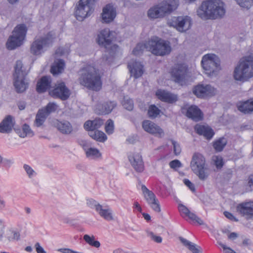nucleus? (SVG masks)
<instances>
[{
    "instance_id": "nucleus-1",
    "label": "nucleus",
    "mask_w": 253,
    "mask_h": 253,
    "mask_svg": "<svg viewBox=\"0 0 253 253\" xmlns=\"http://www.w3.org/2000/svg\"><path fill=\"white\" fill-rule=\"evenodd\" d=\"M224 5L221 0L204 1L197 10V15L204 20L221 18L226 12Z\"/></svg>"
},
{
    "instance_id": "nucleus-2",
    "label": "nucleus",
    "mask_w": 253,
    "mask_h": 253,
    "mask_svg": "<svg viewBox=\"0 0 253 253\" xmlns=\"http://www.w3.org/2000/svg\"><path fill=\"white\" fill-rule=\"evenodd\" d=\"M81 72L79 81L82 85L92 91H98L101 90L102 82L98 69L93 66L87 65L81 69Z\"/></svg>"
},
{
    "instance_id": "nucleus-3",
    "label": "nucleus",
    "mask_w": 253,
    "mask_h": 253,
    "mask_svg": "<svg viewBox=\"0 0 253 253\" xmlns=\"http://www.w3.org/2000/svg\"><path fill=\"white\" fill-rule=\"evenodd\" d=\"M253 77V60L249 56L241 60L234 69L233 78L242 83Z\"/></svg>"
},
{
    "instance_id": "nucleus-4",
    "label": "nucleus",
    "mask_w": 253,
    "mask_h": 253,
    "mask_svg": "<svg viewBox=\"0 0 253 253\" xmlns=\"http://www.w3.org/2000/svg\"><path fill=\"white\" fill-rule=\"evenodd\" d=\"M191 169L202 181L206 180L209 175V168L205 157L199 153H195L192 156L190 163Z\"/></svg>"
},
{
    "instance_id": "nucleus-5",
    "label": "nucleus",
    "mask_w": 253,
    "mask_h": 253,
    "mask_svg": "<svg viewBox=\"0 0 253 253\" xmlns=\"http://www.w3.org/2000/svg\"><path fill=\"white\" fill-rule=\"evenodd\" d=\"M146 46L148 50L156 56L168 55L171 51L170 42L157 37L151 38L147 42Z\"/></svg>"
},
{
    "instance_id": "nucleus-6",
    "label": "nucleus",
    "mask_w": 253,
    "mask_h": 253,
    "mask_svg": "<svg viewBox=\"0 0 253 253\" xmlns=\"http://www.w3.org/2000/svg\"><path fill=\"white\" fill-rule=\"evenodd\" d=\"M53 41L54 38L50 32L47 33L44 36L35 39L31 44V53L36 56L41 55L46 48L52 45Z\"/></svg>"
},
{
    "instance_id": "nucleus-7",
    "label": "nucleus",
    "mask_w": 253,
    "mask_h": 253,
    "mask_svg": "<svg viewBox=\"0 0 253 253\" xmlns=\"http://www.w3.org/2000/svg\"><path fill=\"white\" fill-rule=\"evenodd\" d=\"M201 65L206 74L211 76L217 74L220 70V61L214 54H207L203 56Z\"/></svg>"
},
{
    "instance_id": "nucleus-8",
    "label": "nucleus",
    "mask_w": 253,
    "mask_h": 253,
    "mask_svg": "<svg viewBox=\"0 0 253 253\" xmlns=\"http://www.w3.org/2000/svg\"><path fill=\"white\" fill-rule=\"evenodd\" d=\"M113 40L112 32L109 29H104L98 34L96 41L100 46L105 47L106 51L109 52L110 53H114L117 50L119 46L114 44L110 48L108 47V46L112 44Z\"/></svg>"
},
{
    "instance_id": "nucleus-9",
    "label": "nucleus",
    "mask_w": 253,
    "mask_h": 253,
    "mask_svg": "<svg viewBox=\"0 0 253 253\" xmlns=\"http://www.w3.org/2000/svg\"><path fill=\"white\" fill-rule=\"evenodd\" d=\"M168 25L180 32H185L191 28L192 20L188 16L173 17L169 20Z\"/></svg>"
},
{
    "instance_id": "nucleus-10",
    "label": "nucleus",
    "mask_w": 253,
    "mask_h": 253,
    "mask_svg": "<svg viewBox=\"0 0 253 253\" xmlns=\"http://www.w3.org/2000/svg\"><path fill=\"white\" fill-rule=\"evenodd\" d=\"M192 92L198 98H206L215 95L216 89L211 84H199L193 87Z\"/></svg>"
},
{
    "instance_id": "nucleus-11",
    "label": "nucleus",
    "mask_w": 253,
    "mask_h": 253,
    "mask_svg": "<svg viewBox=\"0 0 253 253\" xmlns=\"http://www.w3.org/2000/svg\"><path fill=\"white\" fill-rule=\"evenodd\" d=\"M49 94L54 98L65 101L69 98L71 92L65 83L62 82L56 84L55 87L49 92Z\"/></svg>"
},
{
    "instance_id": "nucleus-12",
    "label": "nucleus",
    "mask_w": 253,
    "mask_h": 253,
    "mask_svg": "<svg viewBox=\"0 0 253 253\" xmlns=\"http://www.w3.org/2000/svg\"><path fill=\"white\" fill-rule=\"evenodd\" d=\"M187 73L188 68L183 64H179L172 69L171 77L175 83L182 85L186 84Z\"/></svg>"
},
{
    "instance_id": "nucleus-13",
    "label": "nucleus",
    "mask_w": 253,
    "mask_h": 253,
    "mask_svg": "<svg viewBox=\"0 0 253 253\" xmlns=\"http://www.w3.org/2000/svg\"><path fill=\"white\" fill-rule=\"evenodd\" d=\"M115 101H106L98 103L95 108V113L100 115L109 114L117 107Z\"/></svg>"
},
{
    "instance_id": "nucleus-14",
    "label": "nucleus",
    "mask_w": 253,
    "mask_h": 253,
    "mask_svg": "<svg viewBox=\"0 0 253 253\" xmlns=\"http://www.w3.org/2000/svg\"><path fill=\"white\" fill-rule=\"evenodd\" d=\"M75 11L77 19L80 21H83L86 17L90 15L93 11V7L79 1Z\"/></svg>"
},
{
    "instance_id": "nucleus-15",
    "label": "nucleus",
    "mask_w": 253,
    "mask_h": 253,
    "mask_svg": "<svg viewBox=\"0 0 253 253\" xmlns=\"http://www.w3.org/2000/svg\"><path fill=\"white\" fill-rule=\"evenodd\" d=\"M144 130L155 136L162 137L164 136V130L155 123L149 120H144L142 124Z\"/></svg>"
},
{
    "instance_id": "nucleus-16",
    "label": "nucleus",
    "mask_w": 253,
    "mask_h": 253,
    "mask_svg": "<svg viewBox=\"0 0 253 253\" xmlns=\"http://www.w3.org/2000/svg\"><path fill=\"white\" fill-rule=\"evenodd\" d=\"M237 211L243 216L250 219L253 217V201L242 202L236 207Z\"/></svg>"
},
{
    "instance_id": "nucleus-17",
    "label": "nucleus",
    "mask_w": 253,
    "mask_h": 253,
    "mask_svg": "<svg viewBox=\"0 0 253 253\" xmlns=\"http://www.w3.org/2000/svg\"><path fill=\"white\" fill-rule=\"evenodd\" d=\"M116 16V9L112 3H108L103 8L101 14L103 23H109L114 20Z\"/></svg>"
},
{
    "instance_id": "nucleus-18",
    "label": "nucleus",
    "mask_w": 253,
    "mask_h": 253,
    "mask_svg": "<svg viewBox=\"0 0 253 253\" xmlns=\"http://www.w3.org/2000/svg\"><path fill=\"white\" fill-rule=\"evenodd\" d=\"M26 76H20L18 78L13 77V85L17 93H23L28 88L29 84L26 80Z\"/></svg>"
},
{
    "instance_id": "nucleus-19",
    "label": "nucleus",
    "mask_w": 253,
    "mask_h": 253,
    "mask_svg": "<svg viewBox=\"0 0 253 253\" xmlns=\"http://www.w3.org/2000/svg\"><path fill=\"white\" fill-rule=\"evenodd\" d=\"M129 161L136 172H142L144 169L142 156L139 153H133L128 156Z\"/></svg>"
},
{
    "instance_id": "nucleus-20",
    "label": "nucleus",
    "mask_w": 253,
    "mask_h": 253,
    "mask_svg": "<svg viewBox=\"0 0 253 253\" xmlns=\"http://www.w3.org/2000/svg\"><path fill=\"white\" fill-rule=\"evenodd\" d=\"M185 115L195 122L202 121L204 118L201 110L195 105H191L187 108Z\"/></svg>"
},
{
    "instance_id": "nucleus-21",
    "label": "nucleus",
    "mask_w": 253,
    "mask_h": 253,
    "mask_svg": "<svg viewBox=\"0 0 253 253\" xmlns=\"http://www.w3.org/2000/svg\"><path fill=\"white\" fill-rule=\"evenodd\" d=\"M156 95L162 102L169 104H173L178 100L177 95L165 90H158L156 92Z\"/></svg>"
},
{
    "instance_id": "nucleus-22",
    "label": "nucleus",
    "mask_w": 253,
    "mask_h": 253,
    "mask_svg": "<svg viewBox=\"0 0 253 253\" xmlns=\"http://www.w3.org/2000/svg\"><path fill=\"white\" fill-rule=\"evenodd\" d=\"M15 122L14 117L11 115L6 116L0 123V132L9 133L14 129Z\"/></svg>"
},
{
    "instance_id": "nucleus-23",
    "label": "nucleus",
    "mask_w": 253,
    "mask_h": 253,
    "mask_svg": "<svg viewBox=\"0 0 253 253\" xmlns=\"http://www.w3.org/2000/svg\"><path fill=\"white\" fill-rule=\"evenodd\" d=\"M127 67L131 76H133L135 79L141 77L143 74V66L139 61L132 60L128 63Z\"/></svg>"
},
{
    "instance_id": "nucleus-24",
    "label": "nucleus",
    "mask_w": 253,
    "mask_h": 253,
    "mask_svg": "<svg viewBox=\"0 0 253 253\" xmlns=\"http://www.w3.org/2000/svg\"><path fill=\"white\" fill-rule=\"evenodd\" d=\"M238 110L245 115L253 114V97L245 101H240L237 104Z\"/></svg>"
},
{
    "instance_id": "nucleus-25",
    "label": "nucleus",
    "mask_w": 253,
    "mask_h": 253,
    "mask_svg": "<svg viewBox=\"0 0 253 253\" xmlns=\"http://www.w3.org/2000/svg\"><path fill=\"white\" fill-rule=\"evenodd\" d=\"M194 130L198 134L203 135L209 140L211 139L214 135L213 130L209 126L197 124L194 126Z\"/></svg>"
},
{
    "instance_id": "nucleus-26",
    "label": "nucleus",
    "mask_w": 253,
    "mask_h": 253,
    "mask_svg": "<svg viewBox=\"0 0 253 253\" xmlns=\"http://www.w3.org/2000/svg\"><path fill=\"white\" fill-rule=\"evenodd\" d=\"M178 210L182 216H187L192 221H194L199 225L204 224L203 220L197 216L195 213L190 212L189 209L182 204H179Z\"/></svg>"
},
{
    "instance_id": "nucleus-27",
    "label": "nucleus",
    "mask_w": 253,
    "mask_h": 253,
    "mask_svg": "<svg viewBox=\"0 0 253 253\" xmlns=\"http://www.w3.org/2000/svg\"><path fill=\"white\" fill-rule=\"evenodd\" d=\"M54 125L60 132L64 134H69L73 131V127L68 121L57 120Z\"/></svg>"
},
{
    "instance_id": "nucleus-28",
    "label": "nucleus",
    "mask_w": 253,
    "mask_h": 253,
    "mask_svg": "<svg viewBox=\"0 0 253 253\" xmlns=\"http://www.w3.org/2000/svg\"><path fill=\"white\" fill-rule=\"evenodd\" d=\"M51 81L47 76H43L38 82L36 90L38 93L45 92L51 86Z\"/></svg>"
},
{
    "instance_id": "nucleus-29",
    "label": "nucleus",
    "mask_w": 253,
    "mask_h": 253,
    "mask_svg": "<svg viewBox=\"0 0 253 253\" xmlns=\"http://www.w3.org/2000/svg\"><path fill=\"white\" fill-rule=\"evenodd\" d=\"M103 123V120L100 118H96L92 121L88 120L86 121L84 125V127L87 131H94L100 128Z\"/></svg>"
},
{
    "instance_id": "nucleus-30",
    "label": "nucleus",
    "mask_w": 253,
    "mask_h": 253,
    "mask_svg": "<svg viewBox=\"0 0 253 253\" xmlns=\"http://www.w3.org/2000/svg\"><path fill=\"white\" fill-rule=\"evenodd\" d=\"M14 130L21 138H25L27 136L32 137L34 135V133L31 129L29 125L26 123L22 125V128L16 126L14 128Z\"/></svg>"
},
{
    "instance_id": "nucleus-31",
    "label": "nucleus",
    "mask_w": 253,
    "mask_h": 253,
    "mask_svg": "<svg viewBox=\"0 0 253 253\" xmlns=\"http://www.w3.org/2000/svg\"><path fill=\"white\" fill-rule=\"evenodd\" d=\"M23 41L24 40L12 35L7 40L6 43V48L8 50H13L21 46L23 43Z\"/></svg>"
},
{
    "instance_id": "nucleus-32",
    "label": "nucleus",
    "mask_w": 253,
    "mask_h": 253,
    "mask_svg": "<svg viewBox=\"0 0 253 253\" xmlns=\"http://www.w3.org/2000/svg\"><path fill=\"white\" fill-rule=\"evenodd\" d=\"M179 239L182 244L191 251L192 253H202L201 247L196 245L182 237H179Z\"/></svg>"
},
{
    "instance_id": "nucleus-33",
    "label": "nucleus",
    "mask_w": 253,
    "mask_h": 253,
    "mask_svg": "<svg viewBox=\"0 0 253 253\" xmlns=\"http://www.w3.org/2000/svg\"><path fill=\"white\" fill-rule=\"evenodd\" d=\"M28 28L26 24L23 23L18 24L16 26H15L12 33V35L24 40Z\"/></svg>"
},
{
    "instance_id": "nucleus-34",
    "label": "nucleus",
    "mask_w": 253,
    "mask_h": 253,
    "mask_svg": "<svg viewBox=\"0 0 253 253\" xmlns=\"http://www.w3.org/2000/svg\"><path fill=\"white\" fill-rule=\"evenodd\" d=\"M65 63L63 59H59L55 61L54 64L51 68V72L53 75H57L61 73L64 70Z\"/></svg>"
},
{
    "instance_id": "nucleus-35",
    "label": "nucleus",
    "mask_w": 253,
    "mask_h": 253,
    "mask_svg": "<svg viewBox=\"0 0 253 253\" xmlns=\"http://www.w3.org/2000/svg\"><path fill=\"white\" fill-rule=\"evenodd\" d=\"M96 211L101 217L106 220L110 221L113 219L111 210L109 209H103L102 206L100 205L98 206V208H97Z\"/></svg>"
},
{
    "instance_id": "nucleus-36",
    "label": "nucleus",
    "mask_w": 253,
    "mask_h": 253,
    "mask_svg": "<svg viewBox=\"0 0 253 253\" xmlns=\"http://www.w3.org/2000/svg\"><path fill=\"white\" fill-rule=\"evenodd\" d=\"M141 190L144 195L145 199L148 204L157 200L154 193L149 190L144 185H142Z\"/></svg>"
},
{
    "instance_id": "nucleus-37",
    "label": "nucleus",
    "mask_w": 253,
    "mask_h": 253,
    "mask_svg": "<svg viewBox=\"0 0 253 253\" xmlns=\"http://www.w3.org/2000/svg\"><path fill=\"white\" fill-rule=\"evenodd\" d=\"M88 134L92 139L99 142H103L107 139L106 134L101 131H90Z\"/></svg>"
},
{
    "instance_id": "nucleus-38",
    "label": "nucleus",
    "mask_w": 253,
    "mask_h": 253,
    "mask_svg": "<svg viewBox=\"0 0 253 253\" xmlns=\"http://www.w3.org/2000/svg\"><path fill=\"white\" fill-rule=\"evenodd\" d=\"M157 5L159 6L163 17H164L166 13H170L173 9L172 5L167 1H163Z\"/></svg>"
},
{
    "instance_id": "nucleus-39",
    "label": "nucleus",
    "mask_w": 253,
    "mask_h": 253,
    "mask_svg": "<svg viewBox=\"0 0 253 253\" xmlns=\"http://www.w3.org/2000/svg\"><path fill=\"white\" fill-rule=\"evenodd\" d=\"M227 143V139L225 137H220L213 142V147L216 152H221L226 145Z\"/></svg>"
},
{
    "instance_id": "nucleus-40",
    "label": "nucleus",
    "mask_w": 253,
    "mask_h": 253,
    "mask_svg": "<svg viewBox=\"0 0 253 253\" xmlns=\"http://www.w3.org/2000/svg\"><path fill=\"white\" fill-rule=\"evenodd\" d=\"M28 72L23 69V64L21 61L18 60L16 61L15 67H14V73L13 74V77H16L20 76H27Z\"/></svg>"
},
{
    "instance_id": "nucleus-41",
    "label": "nucleus",
    "mask_w": 253,
    "mask_h": 253,
    "mask_svg": "<svg viewBox=\"0 0 253 253\" xmlns=\"http://www.w3.org/2000/svg\"><path fill=\"white\" fill-rule=\"evenodd\" d=\"M47 116L39 110L36 115L34 125L37 127L41 126L45 122Z\"/></svg>"
},
{
    "instance_id": "nucleus-42",
    "label": "nucleus",
    "mask_w": 253,
    "mask_h": 253,
    "mask_svg": "<svg viewBox=\"0 0 253 253\" xmlns=\"http://www.w3.org/2000/svg\"><path fill=\"white\" fill-rule=\"evenodd\" d=\"M148 16L150 18L156 19L163 17L158 5L151 7L148 11Z\"/></svg>"
},
{
    "instance_id": "nucleus-43",
    "label": "nucleus",
    "mask_w": 253,
    "mask_h": 253,
    "mask_svg": "<svg viewBox=\"0 0 253 253\" xmlns=\"http://www.w3.org/2000/svg\"><path fill=\"white\" fill-rule=\"evenodd\" d=\"M84 240L85 242L91 246L99 248L100 246V243L98 241L95 240V237L93 235L89 236L85 234L83 237Z\"/></svg>"
},
{
    "instance_id": "nucleus-44",
    "label": "nucleus",
    "mask_w": 253,
    "mask_h": 253,
    "mask_svg": "<svg viewBox=\"0 0 253 253\" xmlns=\"http://www.w3.org/2000/svg\"><path fill=\"white\" fill-rule=\"evenodd\" d=\"M161 113V110L159 109L155 105L152 104L149 106L148 110L147 115L151 119H155Z\"/></svg>"
},
{
    "instance_id": "nucleus-45",
    "label": "nucleus",
    "mask_w": 253,
    "mask_h": 253,
    "mask_svg": "<svg viewBox=\"0 0 253 253\" xmlns=\"http://www.w3.org/2000/svg\"><path fill=\"white\" fill-rule=\"evenodd\" d=\"M57 109V105L55 103L49 102L44 108L40 110L48 116L50 113L55 112Z\"/></svg>"
},
{
    "instance_id": "nucleus-46",
    "label": "nucleus",
    "mask_w": 253,
    "mask_h": 253,
    "mask_svg": "<svg viewBox=\"0 0 253 253\" xmlns=\"http://www.w3.org/2000/svg\"><path fill=\"white\" fill-rule=\"evenodd\" d=\"M122 104L124 108L128 111L132 110L134 107L133 101L128 96L124 97Z\"/></svg>"
},
{
    "instance_id": "nucleus-47",
    "label": "nucleus",
    "mask_w": 253,
    "mask_h": 253,
    "mask_svg": "<svg viewBox=\"0 0 253 253\" xmlns=\"http://www.w3.org/2000/svg\"><path fill=\"white\" fill-rule=\"evenodd\" d=\"M5 237L8 242L18 241L20 238V234L19 232L14 230H9L7 233Z\"/></svg>"
},
{
    "instance_id": "nucleus-48",
    "label": "nucleus",
    "mask_w": 253,
    "mask_h": 253,
    "mask_svg": "<svg viewBox=\"0 0 253 253\" xmlns=\"http://www.w3.org/2000/svg\"><path fill=\"white\" fill-rule=\"evenodd\" d=\"M85 154L87 157L89 158L91 157L92 158H98L100 156L101 154L99 152V151L96 149L94 148H89L88 149H86Z\"/></svg>"
},
{
    "instance_id": "nucleus-49",
    "label": "nucleus",
    "mask_w": 253,
    "mask_h": 253,
    "mask_svg": "<svg viewBox=\"0 0 253 253\" xmlns=\"http://www.w3.org/2000/svg\"><path fill=\"white\" fill-rule=\"evenodd\" d=\"M147 42L145 43H138L132 50V53L135 55H139L142 54L144 48L148 50V48L146 46Z\"/></svg>"
},
{
    "instance_id": "nucleus-50",
    "label": "nucleus",
    "mask_w": 253,
    "mask_h": 253,
    "mask_svg": "<svg viewBox=\"0 0 253 253\" xmlns=\"http://www.w3.org/2000/svg\"><path fill=\"white\" fill-rule=\"evenodd\" d=\"M242 7L249 9L253 5V0H235Z\"/></svg>"
},
{
    "instance_id": "nucleus-51",
    "label": "nucleus",
    "mask_w": 253,
    "mask_h": 253,
    "mask_svg": "<svg viewBox=\"0 0 253 253\" xmlns=\"http://www.w3.org/2000/svg\"><path fill=\"white\" fill-rule=\"evenodd\" d=\"M105 131L108 134H111L114 132V122L111 119L107 120L106 123Z\"/></svg>"
},
{
    "instance_id": "nucleus-52",
    "label": "nucleus",
    "mask_w": 253,
    "mask_h": 253,
    "mask_svg": "<svg viewBox=\"0 0 253 253\" xmlns=\"http://www.w3.org/2000/svg\"><path fill=\"white\" fill-rule=\"evenodd\" d=\"M147 236L156 243H161L162 242V238L159 236L155 235L152 231H147Z\"/></svg>"
},
{
    "instance_id": "nucleus-53",
    "label": "nucleus",
    "mask_w": 253,
    "mask_h": 253,
    "mask_svg": "<svg viewBox=\"0 0 253 253\" xmlns=\"http://www.w3.org/2000/svg\"><path fill=\"white\" fill-rule=\"evenodd\" d=\"M86 204L87 206L90 208L95 209L96 211H97V208H98V206L101 205L97 201L93 199L87 200Z\"/></svg>"
},
{
    "instance_id": "nucleus-54",
    "label": "nucleus",
    "mask_w": 253,
    "mask_h": 253,
    "mask_svg": "<svg viewBox=\"0 0 253 253\" xmlns=\"http://www.w3.org/2000/svg\"><path fill=\"white\" fill-rule=\"evenodd\" d=\"M23 168L30 178H31L34 175H36L35 171L30 166L25 164L23 166Z\"/></svg>"
},
{
    "instance_id": "nucleus-55",
    "label": "nucleus",
    "mask_w": 253,
    "mask_h": 253,
    "mask_svg": "<svg viewBox=\"0 0 253 253\" xmlns=\"http://www.w3.org/2000/svg\"><path fill=\"white\" fill-rule=\"evenodd\" d=\"M214 165L217 169H221L224 165L223 158L221 156H216L214 160Z\"/></svg>"
},
{
    "instance_id": "nucleus-56",
    "label": "nucleus",
    "mask_w": 253,
    "mask_h": 253,
    "mask_svg": "<svg viewBox=\"0 0 253 253\" xmlns=\"http://www.w3.org/2000/svg\"><path fill=\"white\" fill-rule=\"evenodd\" d=\"M150 205L151 208L156 212H160L161 211V208L159 202L157 199L155 202H153L148 204Z\"/></svg>"
},
{
    "instance_id": "nucleus-57",
    "label": "nucleus",
    "mask_w": 253,
    "mask_h": 253,
    "mask_svg": "<svg viewBox=\"0 0 253 253\" xmlns=\"http://www.w3.org/2000/svg\"><path fill=\"white\" fill-rule=\"evenodd\" d=\"M173 146V152L175 155H178L181 152V148L178 143L173 140H171Z\"/></svg>"
},
{
    "instance_id": "nucleus-58",
    "label": "nucleus",
    "mask_w": 253,
    "mask_h": 253,
    "mask_svg": "<svg viewBox=\"0 0 253 253\" xmlns=\"http://www.w3.org/2000/svg\"><path fill=\"white\" fill-rule=\"evenodd\" d=\"M169 165L170 168L173 169L180 168L182 166L181 162L178 160H174L170 162Z\"/></svg>"
},
{
    "instance_id": "nucleus-59",
    "label": "nucleus",
    "mask_w": 253,
    "mask_h": 253,
    "mask_svg": "<svg viewBox=\"0 0 253 253\" xmlns=\"http://www.w3.org/2000/svg\"><path fill=\"white\" fill-rule=\"evenodd\" d=\"M217 243L218 245L222 248L224 253H236L234 250H233L229 247H227L226 245L222 244L221 242H218Z\"/></svg>"
},
{
    "instance_id": "nucleus-60",
    "label": "nucleus",
    "mask_w": 253,
    "mask_h": 253,
    "mask_svg": "<svg viewBox=\"0 0 253 253\" xmlns=\"http://www.w3.org/2000/svg\"><path fill=\"white\" fill-rule=\"evenodd\" d=\"M183 182L185 185H186L193 192H195L196 191L194 184L189 179H184Z\"/></svg>"
},
{
    "instance_id": "nucleus-61",
    "label": "nucleus",
    "mask_w": 253,
    "mask_h": 253,
    "mask_svg": "<svg viewBox=\"0 0 253 253\" xmlns=\"http://www.w3.org/2000/svg\"><path fill=\"white\" fill-rule=\"evenodd\" d=\"M224 216L231 221H238V219L236 218L232 213L229 211H225L223 212Z\"/></svg>"
},
{
    "instance_id": "nucleus-62",
    "label": "nucleus",
    "mask_w": 253,
    "mask_h": 253,
    "mask_svg": "<svg viewBox=\"0 0 253 253\" xmlns=\"http://www.w3.org/2000/svg\"><path fill=\"white\" fill-rule=\"evenodd\" d=\"M79 1L89 5L91 7H93V6L94 5L96 0H80Z\"/></svg>"
},
{
    "instance_id": "nucleus-63",
    "label": "nucleus",
    "mask_w": 253,
    "mask_h": 253,
    "mask_svg": "<svg viewBox=\"0 0 253 253\" xmlns=\"http://www.w3.org/2000/svg\"><path fill=\"white\" fill-rule=\"evenodd\" d=\"M36 250L37 253H46L44 250L43 248L41 246L39 243H37L35 244Z\"/></svg>"
},
{
    "instance_id": "nucleus-64",
    "label": "nucleus",
    "mask_w": 253,
    "mask_h": 253,
    "mask_svg": "<svg viewBox=\"0 0 253 253\" xmlns=\"http://www.w3.org/2000/svg\"><path fill=\"white\" fill-rule=\"evenodd\" d=\"M17 105L20 110H23L25 109L27 103L24 101H20L17 102Z\"/></svg>"
}]
</instances>
